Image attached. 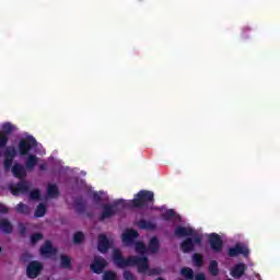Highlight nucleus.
I'll list each match as a JSON object with an SVG mask.
<instances>
[{
    "mask_svg": "<svg viewBox=\"0 0 280 280\" xmlns=\"http://www.w3.org/2000/svg\"><path fill=\"white\" fill-rule=\"evenodd\" d=\"M113 259H114L115 266H117L118 268H128L130 266H137L138 272H143V273L147 272L148 275L161 273L159 270H153V271L148 270V258L145 257L137 258L135 256H131L127 259H124L121 257V252L119 249H114Z\"/></svg>",
    "mask_w": 280,
    "mask_h": 280,
    "instance_id": "obj_1",
    "label": "nucleus"
},
{
    "mask_svg": "<svg viewBox=\"0 0 280 280\" xmlns=\"http://www.w3.org/2000/svg\"><path fill=\"white\" fill-rule=\"evenodd\" d=\"M154 200V192L141 190L131 201L132 207H143Z\"/></svg>",
    "mask_w": 280,
    "mask_h": 280,
    "instance_id": "obj_2",
    "label": "nucleus"
},
{
    "mask_svg": "<svg viewBox=\"0 0 280 280\" xmlns=\"http://www.w3.org/2000/svg\"><path fill=\"white\" fill-rule=\"evenodd\" d=\"M156 250H159V240L156 237L151 238L149 248H145V245L141 242L136 243V253L138 255L144 256L147 253H156Z\"/></svg>",
    "mask_w": 280,
    "mask_h": 280,
    "instance_id": "obj_3",
    "label": "nucleus"
},
{
    "mask_svg": "<svg viewBox=\"0 0 280 280\" xmlns=\"http://www.w3.org/2000/svg\"><path fill=\"white\" fill-rule=\"evenodd\" d=\"M14 130V126L10 122L2 124L0 126V148H4L8 143V135Z\"/></svg>",
    "mask_w": 280,
    "mask_h": 280,
    "instance_id": "obj_4",
    "label": "nucleus"
},
{
    "mask_svg": "<svg viewBox=\"0 0 280 280\" xmlns=\"http://www.w3.org/2000/svg\"><path fill=\"white\" fill-rule=\"evenodd\" d=\"M32 148H36V139H34V137H28L20 141L19 150L22 156H25V154H27Z\"/></svg>",
    "mask_w": 280,
    "mask_h": 280,
    "instance_id": "obj_5",
    "label": "nucleus"
},
{
    "mask_svg": "<svg viewBox=\"0 0 280 280\" xmlns=\"http://www.w3.org/2000/svg\"><path fill=\"white\" fill-rule=\"evenodd\" d=\"M40 270H43V265L38 261H33L27 266L26 275L30 279H36L40 275Z\"/></svg>",
    "mask_w": 280,
    "mask_h": 280,
    "instance_id": "obj_6",
    "label": "nucleus"
},
{
    "mask_svg": "<svg viewBox=\"0 0 280 280\" xmlns=\"http://www.w3.org/2000/svg\"><path fill=\"white\" fill-rule=\"evenodd\" d=\"M136 237H139V234L137 233V231L126 230L121 235L122 244L125 246H132V244H135Z\"/></svg>",
    "mask_w": 280,
    "mask_h": 280,
    "instance_id": "obj_7",
    "label": "nucleus"
},
{
    "mask_svg": "<svg viewBox=\"0 0 280 280\" xmlns=\"http://www.w3.org/2000/svg\"><path fill=\"white\" fill-rule=\"evenodd\" d=\"M105 266H107L106 260L101 257H96L94 259V262L91 265V270H93V272H96V275H101Z\"/></svg>",
    "mask_w": 280,
    "mask_h": 280,
    "instance_id": "obj_8",
    "label": "nucleus"
},
{
    "mask_svg": "<svg viewBox=\"0 0 280 280\" xmlns=\"http://www.w3.org/2000/svg\"><path fill=\"white\" fill-rule=\"evenodd\" d=\"M27 189H30V184L22 182L18 186L11 187V194H13V196H21V194H27Z\"/></svg>",
    "mask_w": 280,
    "mask_h": 280,
    "instance_id": "obj_9",
    "label": "nucleus"
},
{
    "mask_svg": "<svg viewBox=\"0 0 280 280\" xmlns=\"http://www.w3.org/2000/svg\"><path fill=\"white\" fill-rule=\"evenodd\" d=\"M230 257H235L237 255H248V247L243 244H237L234 248L229 250Z\"/></svg>",
    "mask_w": 280,
    "mask_h": 280,
    "instance_id": "obj_10",
    "label": "nucleus"
},
{
    "mask_svg": "<svg viewBox=\"0 0 280 280\" xmlns=\"http://www.w3.org/2000/svg\"><path fill=\"white\" fill-rule=\"evenodd\" d=\"M97 248H98L100 253H106L108 250V248H110V241H108V238H106V235L101 234L98 236Z\"/></svg>",
    "mask_w": 280,
    "mask_h": 280,
    "instance_id": "obj_11",
    "label": "nucleus"
},
{
    "mask_svg": "<svg viewBox=\"0 0 280 280\" xmlns=\"http://www.w3.org/2000/svg\"><path fill=\"white\" fill-rule=\"evenodd\" d=\"M40 255L42 257H52V255H56V248L51 246V243L47 241L40 248Z\"/></svg>",
    "mask_w": 280,
    "mask_h": 280,
    "instance_id": "obj_12",
    "label": "nucleus"
},
{
    "mask_svg": "<svg viewBox=\"0 0 280 280\" xmlns=\"http://www.w3.org/2000/svg\"><path fill=\"white\" fill-rule=\"evenodd\" d=\"M196 244H200V237H195V241L192 242L191 240H187L182 244V250L184 253H189L191 250H194V247L196 246Z\"/></svg>",
    "mask_w": 280,
    "mask_h": 280,
    "instance_id": "obj_13",
    "label": "nucleus"
},
{
    "mask_svg": "<svg viewBox=\"0 0 280 280\" xmlns=\"http://www.w3.org/2000/svg\"><path fill=\"white\" fill-rule=\"evenodd\" d=\"M210 245L213 250H221L222 240L218 236V234L210 235Z\"/></svg>",
    "mask_w": 280,
    "mask_h": 280,
    "instance_id": "obj_14",
    "label": "nucleus"
},
{
    "mask_svg": "<svg viewBox=\"0 0 280 280\" xmlns=\"http://www.w3.org/2000/svg\"><path fill=\"white\" fill-rule=\"evenodd\" d=\"M245 270H246V265L238 264L232 269L231 275L232 277H234V279H240V277L244 275Z\"/></svg>",
    "mask_w": 280,
    "mask_h": 280,
    "instance_id": "obj_15",
    "label": "nucleus"
},
{
    "mask_svg": "<svg viewBox=\"0 0 280 280\" xmlns=\"http://www.w3.org/2000/svg\"><path fill=\"white\" fill-rule=\"evenodd\" d=\"M175 235L177 237H187L188 235H194V230L191 228L179 226L175 230Z\"/></svg>",
    "mask_w": 280,
    "mask_h": 280,
    "instance_id": "obj_16",
    "label": "nucleus"
},
{
    "mask_svg": "<svg viewBox=\"0 0 280 280\" xmlns=\"http://www.w3.org/2000/svg\"><path fill=\"white\" fill-rule=\"evenodd\" d=\"M16 156V150L14 148H8L7 149V160L4 161V166L8 170L10 165H12V159Z\"/></svg>",
    "mask_w": 280,
    "mask_h": 280,
    "instance_id": "obj_17",
    "label": "nucleus"
},
{
    "mask_svg": "<svg viewBox=\"0 0 280 280\" xmlns=\"http://www.w3.org/2000/svg\"><path fill=\"white\" fill-rule=\"evenodd\" d=\"M116 211L117 206H106L102 213V220H106V218H112V215H115Z\"/></svg>",
    "mask_w": 280,
    "mask_h": 280,
    "instance_id": "obj_18",
    "label": "nucleus"
},
{
    "mask_svg": "<svg viewBox=\"0 0 280 280\" xmlns=\"http://www.w3.org/2000/svg\"><path fill=\"white\" fill-rule=\"evenodd\" d=\"M12 173L16 178H23L25 176V168L22 165L16 164L12 167Z\"/></svg>",
    "mask_w": 280,
    "mask_h": 280,
    "instance_id": "obj_19",
    "label": "nucleus"
},
{
    "mask_svg": "<svg viewBox=\"0 0 280 280\" xmlns=\"http://www.w3.org/2000/svg\"><path fill=\"white\" fill-rule=\"evenodd\" d=\"M0 231H3L4 233H10V231H12V224H10L9 221L5 219L0 220Z\"/></svg>",
    "mask_w": 280,
    "mask_h": 280,
    "instance_id": "obj_20",
    "label": "nucleus"
},
{
    "mask_svg": "<svg viewBox=\"0 0 280 280\" xmlns=\"http://www.w3.org/2000/svg\"><path fill=\"white\" fill-rule=\"evenodd\" d=\"M36 163H38V159L36 158V155H30L26 161V167L28 170H32V167H34Z\"/></svg>",
    "mask_w": 280,
    "mask_h": 280,
    "instance_id": "obj_21",
    "label": "nucleus"
},
{
    "mask_svg": "<svg viewBox=\"0 0 280 280\" xmlns=\"http://www.w3.org/2000/svg\"><path fill=\"white\" fill-rule=\"evenodd\" d=\"M180 273L186 279H194V270H191L190 268H183Z\"/></svg>",
    "mask_w": 280,
    "mask_h": 280,
    "instance_id": "obj_22",
    "label": "nucleus"
},
{
    "mask_svg": "<svg viewBox=\"0 0 280 280\" xmlns=\"http://www.w3.org/2000/svg\"><path fill=\"white\" fill-rule=\"evenodd\" d=\"M48 196L49 198H56L58 196V187L56 185L48 186Z\"/></svg>",
    "mask_w": 280,
    "mask_h": 280,
    "instance_id": "obj_23",
    "label": "nucleus"
},
{
    "mask_svg": "<svg viewBox=\"0 0 280 280\" xmlns=\"http://www.w3.org/2000/svg\"><path fill=\"white\" fill-rule=\"evenodd\" d=\"M47 209L45 208V206L39 205L35 211V218H43V215H45Z\"/></svg>",
    "mask_w": 280,
    "mask_h": 280,
    "instance_id": "obj_24",
    "label": "nucleus"
},
{
    "mask_svg": "<svg viewBox=\"0 0 280 280\" xmlns=\"http://www.w3.org/2000/svg\"><path fill=\"white\" fill-rule=\"evenodd\" d=\"M103 280H117V273L107 271L103 275Z\"/></svg>",
    "mask_w": 280,
    "mask_h": 280,
    "instance_id": "obj_25",
    "label": "nucleus"
},
{
    "mask_svg": "<svg viewBox=\"0 0 280 280\" xmlns=\"http://www.w3.org/2000/svg\"><path fill=\"white\" fill-rule=\"evenodd\" d=\"M19 213H30V208L26 205L20 203L16 206Z\"/></svg>",
    "mask_w": 280,
    "mask_h": 280,
    "instance_id": "obj_26",
    "label": "nucleus"
},
{
    "mask_svg": "<svg viewBox=\"0 0 280 280\" xmlns=\"http://www.w3.org/2000/svg\"><path fill=\"white\" fill-rule=\"evenodd\" d=\"M70 264H71V258H69L68 256L62 255L61 256V266H62V268H69Z\"/></svg>",
    "mask_w": 280,
    "mask_h": 280,
    "instance_id": "obj_27",
    "label": "nucleus"
},
{
    "mask_svg": "<svg viewBox=\"0 0 280 280\" xmlns=\"http://www.w3.org/2000/svg\"><path fill=\"white\" fill-rule=\"evenodd\" d=\"M209 270L211 275H218V262L215 260L210 262Z\"/></svg>",
    "mask_w": 280,
    "mask_h": 280,
    "instance_id": "obj_28",
    "label": "nucleus"
},
{
    "mask_svg": "<svg viewBox=\"0 0 280 280\" xmlns=\"http://www.w3.org/2000/svg\"><path fill=\"white\" fill-rule=\"evenodd\" d=\"M84 240V234L82 232H77L74 234V244H80Z\"/></svg>",
    "mask_w": 280,
    "mask_h": 280,
    "instance_id": "obj_29",
    "label": "nucleus"
},
{
    "mask_svg": "<svg viewBox=\"0 0 280 280\" xmlns=\"http://www.w3.org/2000/svg\"><path fill=\"white\" fill-rule=\"evenodd\" d=\"M192 259L195 266H202V256L195 254Z\"/></svg>",
    "mask_w": 280,
    "mask_h": 280,
    "instance_id": "obj_30",
    "label": "nucleus"
},
{
    "mask_svg": "<svg viewBox=\"0 0 280 280\" xmlns=\"http://www.w3.org/2000/svg\"><path fill=\"white\" fill-rule=\"evenodd\" d=\"M175 212L174 210H167L164 214V220H172V218H174Z\"/></svg>",
    "mask_w": 280,
    "mask_h": 280,
    "instance_id": "obj_31",
    "label": "nucleus"
},
{
    "mask_svg": "<svg viewBox=\"0 0 280 280\" xmlns=\"http://www.w3.org/2000/svg\"><path fill=\"white\" fill-rule=\"evenodd\" d=\"M40 198V192L38 190H33L31 192V200H38Z\"/></svg>",
    "mask_w": 280,
    "mask_h": 280,
    "instance_id": "obj_32",
    "label": "nucleus"
},
{
    "mask_svg": "<svg viewBox=\"0 0 280 280\" xmlns=\"http://www.w3.org/2000/svg\"><path fill=\"white\" fill-rule=\"evenodd\" d=\"M31 240H32L33 244H36L38 242V240H43V235L34 234Z\"/></svg>",
    "mask_w": 280,
    "mask_h": 280,
    "instance_id": "obj_33",
    "label": "nucleus"
},
{
    "mask_svg": "<svg viewBox=\"0 0 280 280\" xmlns=\"http://www.w3.org/2000/svg\"><path fill=\"white\" fill-rule=\"evenodd\" d=\"M124 279H126V280H135V276H132L130 273V271H125L124 272Z\"/></svg>",
    "mask_w": 280,
    "mask_h": 280,
    "instance_id": "obj_34",
    "label": "nucleus"
},
{
    "mask_svg": "<svg viewBox=\"0 0 280 280\" xmlns=\"http://www.w3.org/2000/svg\"><path fill=\"white\" fill-rule=\"evenodd\" d=\"M0 213H8V207L0 203Z\"/></svg>",
    "mask_w": 280,
    "mask_h": 280,
    "instance_id": "obj_35",
    "label": "nucleus"
},
{
    "mask_svg": "<svg viewBox=\"0 0 280 280\" xmlns=\"http://www.w3.org/2000/svg\"><path fill=\"white\" fill-rule=\"evenodd\" d=\"M195 280H206L205 275L198 273L195 278Z\"/></svg>",
    "mask_w": 280,
    "mask_h": 280,
    "instance_id": "obj_36",
    "label": "nucleus"
},
{
    "mask_svg": "<svg viewBox=\"0 0 280 280\" xmlns=\"http://www.w3.org/2000/svg\"><path fill=\"white\" fill-rule=\"evenodd\" d=\"M139 226H140V229H148V225L143 221L140 222Z\"/></svg>",
    "mask_w": 280,
    "mask_h": 280,
    "instance_id": "obj_37",
    "label": "nucleus"
}]
</instances>
